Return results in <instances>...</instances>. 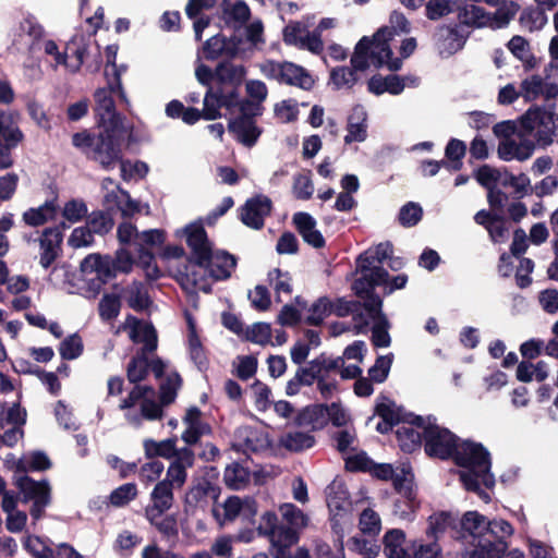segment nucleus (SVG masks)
<instances>
[{
    "label": "nucleus",
    "instance_id": "obj_1",
    "mask_svg": "<svg viewBox=\"0 0 558 558\" xmlns=\"http://www.w3.org/2000/svg\"><path fill=\"white\" fill-rule=\"evenodd\" d=\"M452 456L461 468L459 476L464 488L477 493L486 502L489 501V495L482 490V487L490 488L495 484L489 452L482 444L464 440L458 442Z\"/></svg>",
    "mask_w": 558,
    "mask_h": 558
},
{
    "label": "nucleus",
    "instance_id": "obj_2",
    "mask_svg": "<svg viewBox=\"0 0 558 558\" xmlns=\"http://www.w3.org/2000/svg\"><path fill=\"white\" fill-rule=\"evenodd\" d=\"M122 136L101 129L95 135L88 131L73 134L72 144L88 158L97 161L102 168L111 169L121 159L120 144Z\"/></svg>",
    "mask_w": 558,
    "mask_h": 558
},
{
    "label": "nucleus",
    "instance_id": "obj_3",
    "mask_svg": "<svg viewBox=\"0 0 558 558\" xmlns=\"http://www.w3.org/2000/svg\"><path fill=\"white\" fill-rule=\"evenodd\" d=\"M134 265L132 254L125 248L117 250L114 257L109 255L89 254L81 263V272L86 280H97L95 290L102 283L114 278L118 274L131 272Z\"/></svg>",
    "mask_w": 558,
    "mask_h": 558
},
{
    "label": "nucleus",
    "instance_id": "obj_4",
    "mask_svg": "<svg viewBox=\"0 0 558 558\" xmlns=\"http://www.w3.org/2000/svg\"><path fill=\"white\" fill-rule=\"evenodd\" d=\"M390 253V244L380 243L359 256L356 264L360 276L353 283V290L359 296H369L375 287L386 282L388 272L381 267V263Z\"/></svg>",
    "mask_w": 558,
    "mask_h": 558
},
{
    "label": "nucleus",
    "instance_id": "obj_5",
    "mask_svg": "<svg viewBox=\"0 0 558 558\" xmlns=\"http://www.w3.org/2000/svg\"><path fill=\"white\" fill-rule=\"evenodd\" d=\"M191 267V270L182 272L178 277L182 288L189 293H193L196 290L208 292L209 286L201 275L208 272L215 280L226 279L230 277L235 267V258L226 252H213L211 250L207 262L202 266L192 265Z\"/></svg>",
    "mask_w": 558,
    "mask_h": 558
},
{
    "label": "nucleus",
    "instance_id": "obj_6",
    "mask_svg": "<svg viewBox=\"0 0 558 558\" xmlns=\"http://www.w3.org/2000/svg\"><path fill=\"white\" fill-rule=\"evenodd\" d=\"M409 31L410 24L405 16L402 13L393 12L390 15V26L380 28L373 38H369L372 43L371 60L374 66H386L392 71L401 68L400 59L393 57L392 40L395 35Z\"/></svg>",
    "mask_w": 558,
    "mask_h": 558
},
{
    "label": "nucleus",
    "instance_id": "obj_7",
    "mask_svg": "<svg viewBox=\"0 0 558 558\" xmlns=\"http://www.w3.org/2000/svg\"><path fill=\"white\" fill-rule=\"evenodd\" d=\"M107 81L108 88H99L95 92L98 125L100 129L109 130L122 137L131 135L133 131L132 126L126 124L124 118L116 111L114 101L111 97L113 92H118L119 96H121L117 81L113 78H107ZM121 100L125 102L123 99Z\"/></svg>",
    "mask_w": 558,
    "mask_h": 558
},
{
    "label": "nucleus",
    "instance_id": "obj_8",
    "mask_svg": "<svg viewBox=\"0 0 558 558\" xmlns=\"http://www.w3.org/2000/svg\"><path fill=\"white\" fill-rule=\"evenodd\" d=\"M460 23L476 26L502 28L509 24L519 11V5L510 1L499 8L494 14L486 13L484 9L475 4H463V0L456 8Z\"/></svg>",
    "mask_w": 558,
    "mask_h": 558
},
{
    "label": "nucleus",
    "instance_id": "obj_9",
    "mask_svg": "<svg viewBox=\"0 0 558 558\" xmlns=\"http://www.w3.org/2000/svg\"><path fill=\"white\" fill-rule=\"evenodd\" d=\"M369 37L364 36L359 40L351 57V65L337 66L330 71L329 84L335 89H350L360 80L359 72L365 71L374 63L371 60Z\"/></svg>",
    "mask_w": 558,
    "mask_h": 558
},
{
    "label": "nucleus",
    "instance_id": "obj_10",
    "mask_svg": "<svg viewBox=\"0 0 558 558\" xmlns=\"http://www.w3.org/2000/svg\"><path fill=\"white\" fill-rule=\"evenodd\" d=\"M521 124L534 137L539 147L546 148L554 143L556 119L553 110L544 107L529 109L521 118Z\"/></svg>",
    "mask_w": 558,
    "mask_h": 558
},
{
    "label": "nucleus",
    "instance_id": "obj_11",
    "mask_svg": "<svg viewBox=\"0 0 558 558\" xmlns=\"http://www.w3.org/2000/svg\"><path fill=\"white\" fill-rule=\"evenodd\" d=\"M264 76L276 80L279 83L296 86L308 90L314 84V77L302 66L292 62L265 61L259 65Z\"/></svg>",
    "mask_w": 558,
    "mask_h": 558
},
{
    "label": "nucleus",
    "instance_id": "obj_12",
    "mask_svg": "<svg viewBox=\"0 0 558 558\" xmlns=\"http://www.w3.org/2000/svg\"><path fill=\"white\" fill-rule=\"evenodd\" d=\"M368 473L383 481L392 480L397 492L404 494L409 498L408 509H417L418 504L413 492V474L408 464L402 463L393 469L388 463L377 464L373 462Z\"/></svg>",
    "mask_w": 558,
    "mask_h": 558
},
{
    "label": "nucleus",
    "instance_id": "obj_13",
    "mask_svg": "<svg viewBox=\"0 0 558 558\" xmlns=\"http://www.w3.org/2000/svg\"><path fill=\"white\" fill-rule=\"evenodd\" d=\"M98 53V45L90 36L76 35L65 46L66 69L70 72H77L83 64L90 72H97L100 69L101 61L95 58L89 61V54Z\"/></svg>",
    "mask_w": 558,
    "mask_h": 558
},
{
    "label": "nucleus",
    "instance_id": "obj_14",
    "mask_svg": "<svg viewBox=\"0 0 558 558\" xmlns=\"http://www.w3.org/2000/svg\"><path fill=\"white\" fill-rule=\"evenodd\" d=\"M425 423V452L440 459L452 456L458 445L456 436L449 429L439 426L435 417L427 416Z\"/></svg>",
    "mask_w": 558,
    "mask_h": 558
},
{
    "label": "nucleus",
    "instance_id": "obj_15",
    "mask_svg": "<svg viewBox=\"0 0 558 558\" xmlns=\"http://www.w3.org/2000/svg\"><path fill=\"white\" fill-rule=\"evenodd\" d=\"M513 534L512 525L504 519L489 520L488 543L477 551H470V558H501L508 549L507 539Z\"/></svg>",
    "mask_w": 558,
    "mask_h": 558
},
{
    "label": "nucleus",
    "instance_id": "obj_16",
    "mask_svg": "<svg viewBox=\"0 0 558 558\" xmlns=\"http://www.w3.org/2000/svg\"><path fill=\"white\" fill-rule=\"evenodd\" d=\"M327 505L329 508L332 529L343 531L351 524V501L349 492L341 481H333L328 486Z\"/></svg>",
    "mask_w": 558,
    "mask_h": 558
},
{
    "label": "nucleus",
    "instance_id": "obj_17",
    "mask_svg": "<svg viewBox=\"0 0 558 558\" xmlns=\"http://www.w3.org/2000/svg\"><path fill=\"white\" fill-rule=\"evenodd\" d=\"M225 107L232 114L235 112L246 113L253 105L247 101L240 100V96L233 89L221 90L219 94L209 89L204 98L203 118L206 120H215L220 117L219 109Z\"/></svg>",
    "mask_w": 558,
    "mask_h": 558
},
{
    "label": "nucleus",
    "instance_id": "obj_18",
    "mask_svg": "<svg viewBox=\"0 0 558 558\" xmlns=\"http://www.w3.org/2000/svg\"><path fill=\"white\" fill-rule=\"evenodd\" d=\"M257 504L252 497L231 496L214 507V514L221 524L232 522L235 519L252 522L257 514Z\"/></svg>",
    "mask_w": 558,
    "mask_h": 558
},
{
    "label": "nucleus",
    "instance_id": "obj_19",
    "mask_svg": "<svg viewBox=\"0 0 558 558\" xmlns=\"http://www.w3.org/2000/svg\"><path fill=\"white\" fill-rule=\"evenodd\" d=\"M513 131L510 122H501L494 126L496 135H504L505 138L498 145V156L506 161L519 160L524 161L529 159L534 151V144L530 141L517 142L509 138L508 135Z\"/></svg>",
    "mask_w": 558,
    "mask_h": 558
},
{
    "label": "nucleus",
    "instance_id": "obj_20",
    "mask_svg": "<svg viewBox=\"0 0 558 558\" xmlns=\"http://www.w3.org/2000/svg\"><path fill=\"white\" fill-rule=\"evenodd\" d=\"M258 532L269 537L271 544L278 547L276 558H283L284 548L295 544V535L292 530H284L278 525V517L272 511H266L260 517Z\"/></svg>",
    "mask_w": 558,
    "mask_h": 558
},
{
    "label": "nucleus",
    "instance_id": "obj_21",
    "mask_svg": "<svg viewBox=\"0 0 558 558\" xmlns=\"http://www.w3.org/2000/svg\"><path fill=\"white\" fill-rule=\"evenodd\" d=\"M17 486L24 496L25 500L34 502L31 509V515L38 520L41 517L44 509L50 502V486L48 482H36L28 476H22L17 481Z\"/></svg>",
    "mask_w": 558,
    "mask_h": 558
},
{
    "label": "nucleus",
    "instance_id": "obj_22",
    "mask_svg": "<svg viewBox=\"0 0 558 558\" xmlns=\"http://www.w3.org/2000/svg\"><path fill=\"white\" fill-rule=\"evenodd\" d=\"M177 236H184L187 245L191 247L196 263L202 266L210 256L211 244L207 239L204 227L199 222H192L186 227L177 230Z\"/></svg>",
    "mask_w": 558,
    "mask_h": 558
},
{
    "label": "nucleus",
    "instance_id": "obj_23",
    "mask_svg": "<svg viewBox=\"0 0 558 558\" xmlns=\"http://www.w3.org/2000/svg\"><path fill=\"white\" fill-rule=\"evenodd\" d=\"M283 40L287 45L306 49L313 53L323 51V40L317 33L310 32L300 22H291L283 29Z\"/></svg>",
    "mask_w": 558,
    "mask_h": 558
},
{
    "label": "nucleus",
    "instance_id": "obj_24",
    "mask_svg": "<svg viewBox=\"0 0 558 558\" xmlns=\"http://www.w3.org/2000/svg\"><path fill=\"white\" fill-rule=\"evenodd\" d=\"M425 422L426 417L410 414L404 422L398 425L396 435L399 446L403 451L413 452L421 447Z\"/></svg>",
    "mask_w": 558,
    "mask_h": 558
},
{
    "label": "nucleus",
    "instance_id": "obj_25",
    "mask_svg": "<svg viewBox=\"0 0 558 558\" xmlns=\"http://www.w3.org/2000/svg\"><path fill=\"white\" fill-rule=\"evenodd\" d=\"M461 527L471 538L473 548L470 551H477L483 543H488L489 520L477 511L465 512L461 519Z\"/></svg>",
    "mask_w": 558,
    "mask_h": 558
},
{
    "label": "nucleus",
    "instance_id": "obj_26",
    "mask_svg": "<svg viewBox=\"0 0 558 558\" xmlns=\"http://www.w3.org/2000/svg\"><path fill=\"white\" fill-rule=\"evenodd\" d=\"M141 404L142 416L147 420H157L161 417V407L154 401V390L146 386L135 387L126 399L120 404V409H130L135 404Z\"/></svg>",
    "mask_w": 558,
    "mask_h": 558
},
{
    "label": "nucleus",
    "instance_id": "obj_27",
    "mask_svg": "<svg viewBox=\"0 0 558 558\" xmlns=\"http://www.w3.org/2000/svg\"><path fill=\"white\" fill-rule=\"evenodd\" d=\"M252 105L253 108L248 109L246 113L238 112L240 117L229 122V131L245 146L254 145L260 135V130L252 119V116L257 114V107Z\"/></svg>",
    "mask_w": 558,
    "mask_h": 558
},
{
    "label": "nucleus",
    "instance_id": "obj_28",
    "mask_svg": "<svg viewBox=\"0 0 558 558\" xmlns=\"http://www.w3.org/2000/svg\"><path fill=\"white\" fill-rule=\"evenodd\" d=\"M128 331L130 339L135 343H143L144 351H153L157 347L156 330L147 322L137 319L134 316H128L124 324L119 327L117 332Z\"/></svg>",
    "mask_w": 558,
    "mask_h": 558
},
{
    "label": "nucleus",
    "instance_id": "obj_29",
    "mask_svg": "<svg viewBox=\"0 0 558 558\" xmlns=\"http://www.w3.org/2000/svg\"><path fill=\"white\" fill-rule=\"evenodd\" d=\"M168 482L159 481L150 493V505L145 509V517L150 523H156L173 504V493Z\"/></svg>",
    "mask_w": 558,
    "mask_h": 558
},
{
    "label": "nucleus",
    "instance_id": "obj_30",
    "mask_svg": "<svg viewBox=\"0 0 558 558\" xmlns=\"http://www.w3.org/2000/svg\"><path fill=\"white\" fill-rule=\"evenodd\" d=\"M271 209L270 199L266 196H255L246 201L241 208L242 222L253 229H260L264 226V219Z\"/></svg>",
    "mask_w": 558,
    "mask_h": 558
},
{
    "label": "nucleus",
    "instance_id": "obj_31",
    "mask_svg": "<svg viewBox=\"0 0 558 558\" xmlns=\"http://www.w3.org/2000/svg\"><path fill=\"white\" fill-rule=\"evenodd\" d=\"M194 463V454L187 448L180 449L177 458L171 462L167 470L166 478L161 482H168L171 488L182 487L186 481V469Z\"/></svg>",
    "mask_w": 558,
    "mask_h": 558
},
{
    "label": "nucleus",
    "instance_id": "obj_32",
    "mask_svg": "<svg viewBox=\"0 0 558 558\" xmlns=\"http://www.w3.org/2000/svg\"><path fill=\"white\" fill-rule=\"evenodd\" d=\"M436 48L440 56L450 57L460 51L464 44L465 37L452 26H440L435 34Z\"/></svg>",
    "mask_w": 558,
    "mask_h": 558
},
{
    "label": "nucleus",
    "instance_id": "obj_33",
    "mask_svg": "<svg viewBox=\"0 0 558 558\" xmlns=\"http://www.w3.org/2000/svg\"><path fill=\"white\" fill-rule=\"evenodd\" d=\"M367 113L364 107L354 106L348 117L344 143L364 142L367 137Z\"/></svg>",
    "mask_w": 558,
    "mask_h": 558
},
{
    "label": "nucleus",
    "instance_id": "obj_34",
    "mask_svg": "<svg viewBox=\"0 0 558 558\" xmlns=\"http://www.w3.org/2000/svg\"><path fill=\"white\" fill-rule=\"evenodd\" d=\"M183 423L185 429L182 434V439L189 445L196 444L203 435L210 432L209 425L203 422L202 413L195 407L187 409Z\"/></svg>",
    "mask_w": 558,
    "mask_h": 558
},
{
    "label": "nucleus",
    "instance_id": "obj_35",
    "mask_svg": "<svg viewBox=\"0 0 558 558\" xmlns=\"http://www.w3.org/2000/svg\"><path fill=\"white\" fill-rule=\"evenodd\" d=\"M366 299L365 301V307L368 311L369 315L375 318L378 317L379 322L373 327V343L376 347L379 348H386L390 344V337L386 329V327L383 325L385 322V318L381 317L380 308H381V300L378 296H374L369 294V296H364Z\"/></svg>",
    "mask_w": 558,
    "mask_h": 558
},
{
    "label": "nucleus",
    "instance_id": "obj_36",
    "mask_svg": "<svg viewBox=\"0 0 558 558\" xmlns=\"http://www.w3.org/2000/svg\"><path fill=\"white\" fill-rule=\"evenodd\" d=\"M44 36V28L33 16L25 17L19 26L14 44L19 50H32L34 45Z\"/></svg>",
    "mask_w": 558,
    "mask_h": 558
},
{
    "label": "nucleus",
    "instance_id": "obj_37",
    "mask_svg": "<svg viewBox=\"0 0 558 558\" xmlns=\"http://www.w3.org/2000/svg\"><path fill=\"white\" fill-rule=\"evenodd\" d=\"M40 265L48 268L58 256L62 233L58 228H47L40 238Z\"/></svg>",
    "mask_w": 558,
    "mask_h": 558
},
{
    "label": "nucleus",
    "instance_id": "obj_38",
    "mask_svg": "<svg viewBox=\"0 0 558 558\" xmlns=\"http://www.w3.org/2000/svg\"><path fill=\"white\" fill-rule=\"evenodd\" d=\"M236 47L233 41L227 40L223 36L215 35L210 37L198 52V61L202 59L215 60L221 56L235 57Z\"/></svg>",
    "mask_w": 558,
    "mask_h": 558
},
{
    "label": "nucleus",
    "instance_id": "obj_39",
    "mask_svg": "<svg viewBox=\"0 0 558 558\" xmlns=\"http://www.w3.org/2000/svg\"><path fill=\"white\" fill-rule=\"evenodd\" d=\"M293 222L306 243L314 247H322L325 244L324 236L316 228V220L310 214H294Z\"/></svg>",
    "mask_w": 558,
    "mask_h": 558
},
{
    "label": "nucleus",
    "instance_id": "obj_40",
    "mask_svg": "<svg viewBox=\"0 0 558 558\" xmlns=\"http://www.w3.org/2000/svg\"><path fill=\"white\" fill-rule=\"evenodd\" d=\"M279 512L282 520L288 524L284 530H292L295 535V543L299 541L300 531L310 524V517L300 508L291 502H284L279 506Z\"/></svg>",
    "mask_w": 558,
    "mask_h": 558
},
{
    "label": "nucleus",
    "instance_id": "obj_41",
    "mask_svg": "<svg viewBox=\"0 0 558 558\" xmlns=\"http://www.w3.org/2000/svg\"><path fill=\"white\" fill-rule=\"evenodd\" d=\"M383 543L386 558H412L405 547V533L402 530H388L383 537Z\"/></svg>",
    "mask_w": 558,
    "mask_h": 558
},
{
    "label": "nucleus",
    "instance_id": "obj_42",
    "mask_svg": "<svg viewBox=\"0 0 558 558\" xmlns=\"http://www.w3.org/2000/svg\"><path fill=\"white\" fill-rule=\"evenodd\" d=\"M234 446L238 450L244 451H259L269 446L268 437L260 432L251 427H242L236 432V442Z\"/></svg>",
    "mask_w": 558,
    "mask_h": 558
},
{
    "label": "nucleus",
    "instance_id": "obj_43",
    "mask_svg": "<svg viewBox=\"0 0 558 558\" xmlns=\"http://www.w3.org/2000/svg\"><path fill=\"white\" fill-rule=\"evenodd\" d=\"M105 197V202L107 204L117 205L121 210L122 215L125 217L133 216L137 213L145 211L149 213V206L147 204H141L137 201H134L130 197L129 193L123 191L122 189H118V193L107 194Z\"/></svg>",
    "mask_w": 558,
    "mask_h": 558
},
{
    "label": "nucleus",
    "instance_id": "obj_44",
    "mask_svg": "<svg viewBox=\"0 0 558 558\" xmlns=\"http://www.w3.org/2000/svg\"><path fill=\"white\" fill-rule=\"evenodd\" d=\"M246 75V70L243 65L234 64L231 62L220 63L215 71V77L222 84H229L230 88L223 90L234 89V86L240 85Z\"/></svg>",
    "mask_w": 558,
    "mask_h": 558
},
{
    "label": "nucleus",
    "instance_id": "obj_45",
    "mask_svg": "<svg viewBox=\"0 0 558 558\" xmlns=\"http://www.w3.org/2000/svg\"><path fill=\"white\" fill-rule=\"evenodd\" d=\"M57 215V205L53 201L44 203L43 205L29 208L23 213V221L31 227H38L54 219Z\"/></svg>",
    "mask_w": 558,
    "mask_h": 558
},
{
    "label": "nucleus",
    "instance_id": "obj_46",
    "mask_svg": "<svg viewBox=\"0 0 558 558\" xmlns=\"http://www.w3.org/2000/svg\"><path fill=\"white\" fill-rule=\"evenodd\" d=\"M223 20L233 27L242 26L250 17V9L244 1L231 2L223 0L222 4Z\"/></svg>",
    "mask_w": 558,
    "mask_h": 558
},
{
    "label": "nucleus",
    "instance_id": "obj_47",
    "mask_svg": "<svg viewBox=\"0 0 558 558\" xmlns=\"http://www.w3.org/2000/svg\"><path fill=\"white\" fill-rule=\"evenodd\" d=\"M23 140V133L13 121L11 114L0 112V144L16 147Z\"/></svg>",
    "mask_w": 558,
    "mask_h": 558
},
{
    "label": "nucleus",
    "instance_id": "obj_48",
    "mask_svg": "<svg viewBox=\"0 0 558 558\" xmlns=\"http://www.w3.org/2000/svg\"><path fill=\"white\" fill-rule=\"evenodd\" d=\"M189 325V337L187 347L191 360L196 364L199 369H204L207 366V356L204 347L196 333L195 324L190 316H187Z\"/></svg>",
    "mask_w": 558,
    "mask_h": 558
},
{
    "label": "nucleus",
    "instance_id": "obj_49",
    "mask_svg": "<svg viewBox=\"0 0 558 558\" xmlns=\"http://www.w3.org/2000/svg\"><path fill=\"white\" fill-rule=\"evenodd\" d=\"M175 439H165L156 441L154 439H145L143 442L146 458L161 457L165 459L177 458L179 450L175 449Z\"/></svg>",
    "mask_w": 558,
    "mask_h": 558
},
{
    "label": "nucleus",
    "instance_id": "obj_50",
    "mask_svg": "<svg viewBox=\"0 0 558 558\" xmlns=\"http://www.w3.org/2000/svg\"><path fill=\"white\" fill-rule=\"evenodd\" d=\"M17 471L21 472H33V471H45L51 466V462L46 453L41 451H32L23 454L15 462Z\"/></svg>",
    "mask_w": 558,
    "mask_h": 558
},
{
    "label": "nucleus",
    "instance_id": "obj_51",
    "mask_svg": "<svg viewBox=\"0 0 558 558\" xmlns=\"http://www.w3.org/2000/svg\"><path fill=\"white\" fill-rule=\"evenodd\" d=\"M26 421V412L20 404L13 402L11 404L3 403L0 405V428L9 426L22 427Z\"/></svg>",
    "mask_w": 558,
    "mask_h": 558
},
{
    "label": "nucleus",
    "instance_id": "obj_52",
    "mask_svg": "<svg viewBox=\"0 0 558 558\" xmlns=\"http://www.w3.org/2000/svg\"><path fill=\"white\" fill-rule=\"evenodd\" d=\"M337 534V539L335 542V547L331 548L329 544H327L323 539L314 541V558H342L343 557V536L344 532L341 527V531L333 530Z\"/></svg>",
    "mask_w": 558,
    "mask_h": 558
},
{
    "label": "nucleus",
    "instance_id": "obj_53",
    "mask_svg": "<svg viewBox=\"0 0 558 558\" xmlns=\"http://www.w3.org/2000/svg\"><path fill=\"white\" fill-rule=\"evenodd\" d=\"M304 318L311 325H319L332 312L331 302L327 298H320L308 307H303Z\"/></svg>",
    "mask_w": 558,
    "mask_h": 558
},
{
    "label": "nucleus",
    "instance_id": "obj_54",
    "mask_svg": "<svg viewBox=\"0 0 558 558\" xmlns=\"http://www.w3.org/2000/svg\"><path fill=\"white\" fill-rule=\"evenodd\" d=\"M124 298L135 311L146 310L151 303L145 287L141 282L130 284L124 291Z\"/></svg>",
    "mask_w": 558,
    "mask_h": 558
},
{
    "label": "nucleus",
    "instance_id": "obj_55",
    "mask_svg": "<svg viewBox=\"0 0 558 558\" xmlns=\"http://www.w3.org/2000/svg\"><path fill=\"white\" fill-rule=\"evenodd\" d=\"M250 473L246 468L239 463L229 464L223 474L226 485L231 489H242L246 486Z\"/></svg>",
    "mask_w": 558,
    "mask_h": 558
},
{
    "label": "nucleus",
    "instance_id": "obj_56",
    "mask_svg": "<svg viewBox=\"0 0 558 558\" xmlns=\"http://www.w3.org/2000/svg\"><path fill=\"white\" fill-rule=\"evenodd\" d=\"M454 523V518L449 512H435L428 518L426 534L437 538Z\"/></svg>",
    "mask_w": 558,
    "mask_h": 558
},
{
    "label": "nucleus",
    "instance_id": "obj_57",
    "mask_svg": "<svg viewBox=\"0 0 558 558\" xmlns=\"http://www.w3.org/2000/svg\"><path fill=\"white\" fill-rule=\"evenodd\" d=\"M461 0H429L425 5L427 19L437 21L456 11Z\"/></svg>",
    "mask_w": 558,
    "mask_h": 558
},
{
    "label": "nucleus",
    "instance_id": "obj_58",
    "mask_svg": "<svg viewBox=\"0 0 558 558\" xmlns=\"http://www.w3.org/2000/svg\"><path fill=\"white\" fill-rule=\"evenodd\" d=\"M520 92L525 101L536 100L541 95H546V82L538 75L527 76L521 82Z\"/></svg>",
    "mask_w": 558,
    "mask_h": 558
},
{
    "label": "nucleus",
    "instance_id": "obj_59",
    "mask_svg": "<svg viewBox=\"0 0 558 558\" xmlns=\"http://www.w3.org/2000/svg\"><path fill=\"white\" fill-rule=\"evenodd\" d=\"M118 53V46L117 45H109L106 47L105 50V57H106V69H105V75L107 78H113L117 81V86L120 89L121 97L125 101L126 105L130 104L120 81V72L118 71V68L116 65V59Z\"/></svg>",
    "mask_w": 558,
    "mask_h": 558
},
{
    "label": "nucleus",
    "instance_id": "obj_60",
    "mask_svg": "<svg viewBox=\"0 0 558 558\" xmlns=\"http://www.w3.org/2000/svg\"><path fill=\"white\" fill-rule=\"evenodd\" d=\"M311 411L322 416L327 415L328 418L337 426L345 425L350 420L349 413L338 403H332L330 405L318 404L313 407Z\"/></svg>",
    "mask_w": 558,
    "mask_h": 558
},
{
    "label": "nucleus",
    "instance_id": "obj_61",
    "mask_svg": "<svg viewBox=\"0 0 558 558\" xmlns=\"http://www.w3.org/2000/svg\"><path fill=\"white\" fill-rule=\"evenodd\" d=\"M376 414L384 421H387L393 425L401 424L407 420L402 415L401 409L391 400L384 398L376 405Z\"/></svg>",
    "mask_w": 558,
    "mask_h": 558
},
{
    "label": "nucleus",
    "instance_id": "obj_62",
    "mask_svg": "<svg viewBox=\"0 0 558 558\" xmlns=\"http://www.w3.org/2000/svg\"><path fill=\"white\" fill-rule=\"evenodd\" d=\"M280 444L292 451H301L311 448L314 445V438L306 433L293 432L282 436Z\"/></svg>",
    "mask_w": 558,
    "mask_h": 558
},
{
    "label": "nucleus",
    "instance_id": "obj_63",
    "mask_svg": "<svg viewBox=\"0 0 558 558\" xmlns=\"http://www.w3.org/2000/svg\"><path fill=\"white\" fill-rule=\"evenodd\" d=\"M274 113L282 123L294 122L299 117V104L293 99L281 100L274 106Z\"/></svg>",
    "mask_w": 558,
    "mask_h": 558
},
{
    "label": "nucleus",
    "instance_id": "obj_64",
    "mask_svg": "<svg viewBox=\"0 0 558 558\" xmlns=\"http://www.w3.org/2000/svg\"><path fill=\"white\" fill-rule=\"evenodd\" d=\"M244 337L253 343L266 345L271 342L270 325L266 323H255L245 330Z\"/></svg>",
    "mask_w": 558,
    "mask_h": 558
}]
</instances>
